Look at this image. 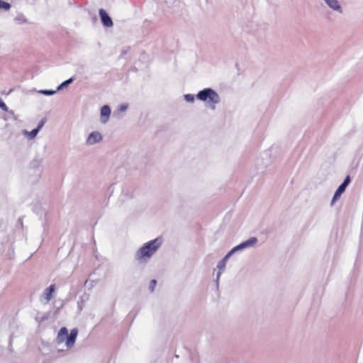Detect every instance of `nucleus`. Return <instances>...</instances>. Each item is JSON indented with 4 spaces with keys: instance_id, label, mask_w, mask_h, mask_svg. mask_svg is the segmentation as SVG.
I'll use <instances>...</instances> for the list:
<instances>
[{
    "instance_id": "f257e3e1",
    "label": "nucleus",
    "mask_w": 363,
    "mask_h": 363,
    "mask_svg": "<svg viewBox=\"0 0 363 363\" xmlns=\"http://www.w3.org/2000/svg\"><path fill=\"white\" fill-rule=\"evenodd\" d=\"M162 243V238H157L141 247L135 254V258L138 261H147L159 249Z\"/></svg>"
},
{
    "instance_id": "f03ea898",
    "label": "nucleus",
    "mask_w": 363,
    "mask_h": 363,
    "mask_svg": "<svg viewBox=\"0 0 363 363\" xmlns=\"http://www.w3.org/2000/svg\"><path fill=\"white\" fill-rule=\"evenodd\" d=\"M78 334L77 329H72L69 334L65 327L60 328L57 336V342L60 344L65 342V345L68 348H71L74 346Z\"/></svg>"
},
{
    "instance_id": "7ed1b4c3",
    "label": "nucleus",
    "mask_w": 363,
    "mask_h": 363,
    "mask_svg": "<svg viewBox=\"0 0 363 363\" xmlns=\"http://www.w3.org/2000/svg\"><path fill=\"white\" fill-rule=\"evenodd\" d=\"M197 98L203 101H208L209 104H216L220 101L218 94L211 89H204L197 94Z\"/></svg>"
},
{
    "instance_id": "20e7f679",
    "label": "nucleus",
    "mask_w": 363,
    "mask_h": 363,
    "mask_svg": "<svg viewBox=\"0 0 363 363\" xmlns=\"http://www.w3.org/2000/svg\"><path fill=\"white\" fill-rule=\"evenodd\" d=\"M101 20L104 26L106 27H111L113 26V21L108 13L102 9H99V11Z\"/></svg>"
},
{
    "instance_id": "39448f33",
    "label": "nucleus",
    "mask_w": 363,
    "mask_h": 363,
    "mask_svg": "<svg viewBox=\"0 0 363 363\" xmlns=\"http://www.w3.org/2000/svg\"><path fill=\"white\" fill-rule=\"evenodd\" d=\"M101 140L102 135L100 133L93 132L87 138L86 143L87 144L93 145L94 143L100 142Z\"/></svg>"
},
{
    "instance_id": "423d86ee",
    "label": "nucleus",
    "mask_w": 363,
    "mask_h": 363,
    "mask_svg": "<svg viewBox=\"0 0 363 363\" xmlns=\"http://www.w3.org/2000/svg\"><path fill=\"white\" fill-rule=\"evenodd\" d=\"M111 114V109L108 106L105 105L101 109V122L105 123L107 122Z\"/></svg>"
},
{
    "instance_id": "0eeeda50",
    "label": "nucleus",
    "mask_w": 363,
    "mask_h": 363,
    "mask_svg": "<svg viewBox=\"0 0 363 363\" xmlns=\"http://www.w3.org/2000/svg\"><path fill=\"white\" fill-rule=\"evenodd\" d=\"M55 291V284L50 285L48 288H47L44 291V298L45 299L46 302H49L51 298H52V294Z\"/></svg>"
},
{
    "instance_id": "6e6552de",
    "label": "nucleus",
    "mask_w": 363,
    "mask_h": 363,
    "mask_svg": "<svg viewBox=\"0 0 363 363\" xmlns=\"http://www.w3.org/2000/svg\"><path fill=\"white\" fill-rule=\"evenodd\" d=\"M257 242V239L256 238H251L247 241L241 243L240 245L235 247L233 250L234 251L238 249H242L249 246L254 245Z\"/></svg>"
},
{
    "instance_id": "1a4fd4ad",
    "label": "nucleus",
    "mask_w": 363,
    "mask_h": 363,
    "mask_svg": "<svg viewBox=\"0 0 363 363\" xmlns=\"http://www.w3.org/2000/svg\"><path fill=\"white\" fill-rule=\"evenodd\" d=\"M235 252L234 250H232L230 252H229L225 257L224 258L219 262L218 265V267L220 269H223L225 267V263H226V261L228 260V259L230 257V256L231 255V254Z\"/></svg>"
},
{
    "instance_id": "9d476101",
    "label": "nucleus",
    "mask_w": 363,
    "mask_h": 363,
    "mask_svg": "<svg viewBox=\"0 0 363 363\" xmlns=\"http://www.w3.org/2000/svg\"><path fill=\"white\" fill-rule=\"evenodd\" d=\"M345 188L343 187V186H341V185L339 186V187L337 188V189L336 190V191L333 196L332 203H333L335 202V201L337 200L341 196V194L345 191Z\"/></svg>"
},
{
    "instance_id": "9b49d317",
    "label": "nucleus",
    "mask_w": 363,
    "mask_h": 363,
    "mask_svg": "<svg viewBox=\"0 0 363 363\" xmlns=\"http://www.w3.org/2000/svg\"><path fill=\"white\" fill-rule=\"evenodd\" d=\"M325 2L330 8L335 10L340 9V6L337 0H325Z\"/></svg>"
},
{
    "instance_id": "f8f14e48",
    "label": "nucleus",
    "mask_w": 363,
    "mask_h": 363,
    "mask_svg": "<svg viewBox=\"0 0 363 363\" xmlns=\"http://www.w3.org/2000/svg\"><path fill=\"white\" fill-rule=\"evenodd\" d=\"M11 9V4L3 0H0V9H4L5 11H8Z\"/></svg>"
},
{
    "instance_id": "ddd939ff",
    "label": "nucleus",
    "mask_w": 363,
    "mask_h": 363,
    "mask_svg": "<svg viewBox=\"0 0 363 363\" xmlns=\"http://www.w3.org/2000/svg\"><path fill=\"white\" fill-rule=\"evenodd\" d=\"M184 97L185 99L189 102H193L194 101V96L192 94H186Z\"/></svg>"
},
{
    "instance_id": "4468645a",
    "label": "nucleus",
    "mask_w": 363,
    "mask_h": 363,
    "mask_svg": "<svg viewBox=\"0 0 363 363\" xmlns=\"http://www.w3.org/2000/svg\"><path fill=\"white\" fill-rule=\"evenodd\" d=\"M72 82V79L70 78L67 80H66L65 82H62L60 86H59V89L62 88V87H64V86H67L68 84H69L71 82Z\"/></svg>"
},
{
    "instance_id": "2eb2a0df",
    "label": "nucleus",
    "mask_w": 363,
    "mask_h": 363,
    "mask_svg": "<svg viewBox=\"0 0 363 363\" xmlns=\"http://www.w3.org/2000/svg\"><path fill=\"white\" fill-rule=\"evenodd\" d=\"M156 284H157V281L155 279H152L151 281H150V289L151 291H153L155 286H156Z\"/></svg>"
},
{
    "instance_id": "dca6fc26",
    "label": "nucleus",
    "mask_w": 363,
    "mask_h": 363,
    "mask_svg": "<svg viewBox=\"0 0 363 363\" xmlns=\"http://www.w3.org/2000/svg\"><path fill=\"white\" fill-rule=\"evenodd\" d=\"M350 182V178L349 176H347L345 181L343 182V183L342 184H340L341 186H343V187H345L346 189L347 186L349 184V183Z\"/></svg>"
},
{
    "instance_id": "f3484780",
    "label": "nucleus",
    "mask_w": 363,
    "mask_h": 363,
    "mask_svg": "<svg viewBox=\"0 0 363 363\" xmlns=\"http://www.w3.org/2000/svg\"><path fill=\"white\" fill-rule=\"evenodd\" d=\"M350 182V178L349 176H347L345 181L343 182V183L342 184H340L341 186H343V187H345L346 189L347 186L349 184V183Z\"/></svg>"
},
{
    "instance_id": "a211bd4d",
    "label": "nucleus",
    "mask_w": 363,
    "mask_h": 363,
    "mask_svg": "<svg viewBox=\"0 0 363 363\" xmlns=\"http://www.w3.org/2000/svg\"><path fill=\"white\" fill-rule=\"evenodd\" d=\"M0 108L4 111H6L7 110V106L6 105L4 104V101H2L1 99H0Z\"/></svg>"
},
{
    "instance_id": "6ab92c4d",
    "label": "nucleus",
    "mask_w": 363,
    "mask_h": 363,
    "mask_svg": "<svg viewBox=\"0 0 363 363\" xmlns=\"http://www.w3.org/2000/svg\"><path fill=\"white\" fill-rule=\"evenodd\" d=\"M39 130L35 128V129H33L31 132H30V135L32 138L35 137L37 133H38Z\"/></svg>"
},
{
    "instance_id": "aec40b11",
    "label": "nucleus",
    "mask_w": 363,
    "mask_h": 363,
    "mask_svg": "<svg viewBox=\"0 0 363 363\" xmlns=\"http://www.w3.org/2000/svg\"><path fill=\"white\" fill-rule=\"evenodd\" d=\"M44 123H45V120H41L37 127V129H38L40 130V129L43 126Z\"/></svg>"
},
{
    "instance_id": "412c9836",
    "label": "nucleus",
    "mask_w": 363,
    "mask_h": 363,
    "mask_svg": "<svg viewBox=\"0 0 363 363\" xmlns=\"http://www.w3.org/2000/svg\"><path fill=\"white\" fill-rule=\"evenodd\" d=\"M44 94H52L53 93H55V91H43Z\"/></svg>"
}]
</instances>
